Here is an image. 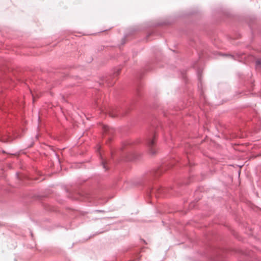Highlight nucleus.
<instances>
[{
    "label": "nucleus",
    "instance_id": "obj_1",
    "mask_svg": "<svg viewBox=\"0 0 261 261\" xmlns=\"http://www.w3.org/2000/svg\"><path fill=\"white\" fill-rule=\"evenodd\" d=\"M155 137L154 136V138L151 140H150L148 143V146L149 148L150 152L152 154L155 153V151L153 149V146L155 144Z\"/></svg>",
    "mask_w": 261,
    "mask_h": 261
},
{
    "label": "nucleus",
    "instance_id": "obj_2",
    "mask_svg": "<svg viewBox=\"0 0 261 261\" xmlns=\"http://www.w3.org/2000/svg\"><path fill=\"white\" fill-rule=\"evenodd\" d=\"M109 115L112 117H115L117 116V111L116 110H113L111 111H110Z\"/></svg>",
    "mask_w": 261,
    "mask_h": 261
},
{
    "label": "nucleus",
    "instance_id": "obj_3",
    "mask_svg": "<svg viewBox=\"0 0 261 261\" xmlns=\"http://www.w3.org/2000/svg\"><path fill=\"white\" fill-rule=\"evenodd\" d=\"M103 129H104V130H105V131L106 132H107L109 131V127L108 126H105L103 127Z\"/></svg>",
    "mask_w": 261,
    "mask_h": 261
},
{
    "label": "nucleus",
    "instance_id": "obj_4",
    "mask_svg": "<svg viewBox=\"0 0 261 261\" xmlns=\"http://www.w3.org/2000/svg\"><path fill=\"white\" fill-rule=\"evenodd\" d=\"M256 64L257 65H261V60H257L256 61Z\"/></svg>",
    "mask_w": 261,
    "mask_h": 261
},
{
    "label": "nucleus",
    "instance_id": "obj_5",
    "mask_svg": "<svg viewBox=\"0 0 261 261\" xmlns=\"http://www.w3.org/2000/svg\"><path fill=\"white\" fill-rule=\"evenodd\" d=\"M102 165H103V168H104L105 169H106V163H105L103 161H102Z\"/></svg>",
    "mask_w": 261,
    "mask_h": 261
},
{
    "label": "nucleus",
    "instance_id": "obj_6",
    "mask_svg": "<svg viewBox=\"0 0 261 261\" xmlns=\"http://www.w3.org/2000/svg\"><path fill=\"white\" fill-rule=\"evenodd\" d=\"M32 96H33V101H34L35 97V96H34V94H32Z\"/></svg>",
    "mask_w": 261,
    "mask_h": 261
}]
</instances>
